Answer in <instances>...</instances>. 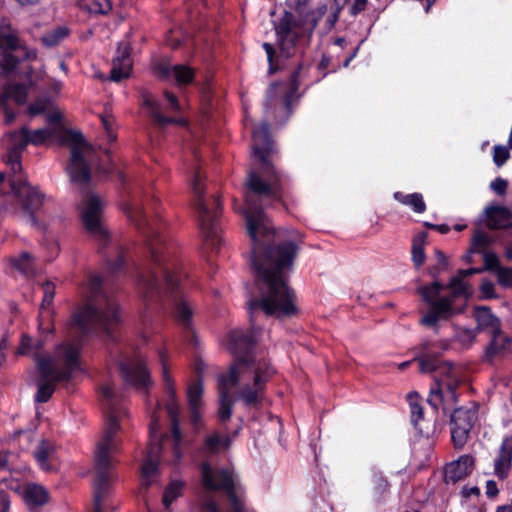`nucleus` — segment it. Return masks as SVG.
Masks as SVG:
<instances>
[{
	"instance_id": "53",
	"label": "nucleus",
	"mask_w": 512,
	"mask_h": 512,
	"mask_svg": "<svg viewBox=\"0 0 512 512\" xmlns=\"http://www.w3.org/2000/svg\"><path fill=\"white\" fill-rule=\"evenodd\" d=\"M165 97L170 105V108L173 110V111H178L179 110V103H178V100L176 98V96L168 91H165Z\"/></svg>"
},
{
	"instance_id": "18",
	"label": "nucleus",
	"mask_w": 512,
	"mask_h": 512,
	"mask_svg": "<svg viewBox=\"0 0 512 512\" xmlns=\"http://www.w3.org/2000/svg\"><path fill=\"white\" fill-rule=\"evenodd\" d=\"M119 369L124 381L137 390L146 391L152 384L146 362L140 355L121 362Z\"/></svg>"
},
{
	"instance_id": "8",
	"label": "nucleus",
	"mask_w": 512,
	"mask_h": 512,
	"mask_svg": "<svg viewBox=\"0 0 512 512\" xmlns=\"http://www.w3.org/2000/svg\"><path fill=\"white\" fill-rule=\"evenodd\" d=\"M119 321L117 303L102 291L100 277L91 276L85 301L72 317L71 329L84 335L99 330L109 334Z\"/></svg>"
},
{
	"instance_id": "34",
	"label": "nucleus",
	"mask_w": 512,
	"mask_h": 512,
	"mask_svg": "<svg viewBox=\"0 0 512 512\" xmlns=\"http://www.w3.org/2000/svg\"><path fill=\"white\" fill-rule=\"evenodd\" d=\"M27 97V87L24 84H11L7 85L3 94H0V106L4 105L9 99L14 100L16 103H24Z\"/></svg>"
},
{
	"instance_id": "25",
	"label": "nucleus",
	"mask_w": 512,
	"mask_h": 512,
	"mask_svg": "<svg viewBox=\"0 0 512 512\" xmlns=\"http://www.w3.org/2000/svg\"><path fill=\"white\" fill-rule=\"evenodd\" d=\"M22 497L30 510L45 505L49 500L47 490L36 483H28L23 487Z\"/></svg>"
},
{
	"instance_id": "29",
	"label": "nucleus",
	"mask_w": 512,
	"mask_h": 512,
	"mask_svg": "<svg viewBox=\"0 0 512 512\" xmlns=\"http://www.w3.org/2000/svg\"><path fill=\"white\" fill-rule=\"evenodd\" d=\"M409 406L411 412V422L420 434H428L427 421L423 418V406L419 401L417 394L409 395Z\"/></svg>"
},
{
	"instance_id": "31",
	"label": "nucleus",
	"mask_w": 512,
	"mask_h": 512,
	"mask_svg": "<svg viewBox=\"0 0 512 512\" xmlns=\"http://www.w3.org/2000/svg\"><path fill=\"white\" fill-rule=\"evenodd\" d=\"M143 105L147 108L149 115L157 125L163 127L175 122L174 118L166 117L161 113L159 103L155 101L151 95H143Z\"/></svg>"
},
{
	"instance_id": "46",
	"label": "nucleus",
	"mask_w": 512,
	"mask_h": 512,
	"mask_svg": "<svg viewBox=\"0 0 512 512\" xmlns=\"http://www.w3.org/2000/svg\"><path fill=\"white\" fill-rule=\"evenodd\" d=\"M496 274L500 285L503 287L512 286V268L500 267L497 269Z\"/></svg>"
},
{
	"instance_id": "14",
	"label": "nucleus",
	"mask_w": 512,
	"mask_h": 512,
	"mask_svg": "<svg viewBox=\"0 0 512 512\" xmlns=\"http://www.w3.org/2000/svg\"><path fill=\"white\" fill-rule=\"evenodd\" d=\"M66 141L70 146V160L66 167L70 181L80 186H87L91 179V165L95 161V151L78 132L68 131Z\"/></svg>"
},
{
	"instance_id": "49",
	"label": "nucleus",
	"mask_w": 512,
	"mask_h": 512,
	"mask_svg": "<svg viewBox=\"0 0 512 512\" xmlns=\"http://www.w3.org/2000/svg\"><path fill=\"white\" fill-rule=\"evenodd\" d=\"M49 106V102L47 100H37L32 103L29 107V111L32 115H38L44 113Z\"/></svg>"
},
{
	"instance_id": "61",
	"label": "nucleus",
	"mask_w": 512,
	"mask_h": 512,
	"mask_svg": "<svg viewBox=\"0 0 512 512\" xmlns=\"http://www.w3.org/2000/svg\"><path fill=\"white\" fill-rule=\"evenodd\" d=\"M495 512H512V506L509 504L500 505L496 508Z\"/></svg>"
},
{
	"instance_id": "45",
	"label": "nucleus",
	"mask_w": 512,
	"mask_h": 512,
	"mask_svg": "<svg viewBox=\"0 0 512 512\" xmlns=\"http://www.w3.org/2000/svg\"><path fill=\"white\" fill-rule=\"evenodd\" d=\"M42 288L44 295L41 307L43 308L45 306H49L52 303L55 295V285L50 281H46L42 284Z\"/></svg>"
},
{
	"instance_id": "42",
	"label": "nucleus",
	"mask_w": 512,
	"mask_h": 512,
	"mask_svg": "<svg viewBox=\"0 0 512 512\" xmlns=\"http://www.w3.org/2000/svg\"><path fill=\"white\" fill-rule=\"evenodd\" d=\"M90 13L105 15L112 9L110 0H88L86 3Z\"/></svg>"
},
{
	"instance_id": "22",
	"label": "nucleus",
	"mask_w": 512,
	"mask_h": 512,
	"mask_svg": "<svg viewBox=\"0 0 512 512\" xmlns=\"http://www.w3.org/2000/svg\"><path fill=\"white\" fill-rule=\"evenodd\" d=\"M157 72L163 77L172 76L178 86L191 84L195 76V70L186 64L159 63Z\"/></svg>"
},
{
	"instance_id": "58",
	"label": "nucleus",
	"mask_w": 512,
	"mask_h": 512,
	"mask_svg": "<svg viewBox=\"0 0 512 512\" xmlns=\"http://www.w3.org/2000/svg\"><path fill=\"white\" fill-rule=\"evenodd\" d=\"M435 256H436V259H437L439 264H441L443 266L447 265V257L445 256V254L442 251L436 250L435 251Z\"/></svg>"
},
{
	"instance_id": "36",
	"label": "nucleus",
	"mask_w": 512,
	"mask_h": 512,
	"mask_svg": "<svg viewBox=\"0 0 512 512\" xmlns=\"http://www.w3.org/2000/svg\"><path fill=\"white\" fill-rule=\"evenodd\" d=\"M394 199L403 205L410 206L416 213H423L426 209L423 196L420 193L404 195L401 192L394 193Z\"/></svg>"
},
{
	"instance_id": "55",
	"label": "nucleus",
	"mask_w": 512,
	"mask_h": 512,
	"mask_svg": "<svg viewBox=\"0 0 512 512\" xmlns=\"http://www.w3.org/2000/svg\"><path fill=\"white\" fill-rule=\"evenodd\" d=\"M191 414V421L196 426L201 420L200 408H189Z\"/></svg>"
},
{
	"instance_id": "40",
	"label": "nucleus",
	"mask_w": 512,
	"mask_h": 512,
	"mask_svg": "<svg viewBox=\"0 0 512 512\" xmlns=\"http://www.w3.org/2000/svg\"><path fill=\"white\" fill-rule=\"evenodd\" d=\"M183 487V483L180 481H173L170 483V485L165 489L164 495H163V504L166 508H168L171 503L179 497L181 494V490Z\"/></svg>"
},
{
	"instance_id": "63",
	"label": "nucleus",
	"mask_w": 512,
	"mask_h": 512,
	"mask_svg": "<svg viewBox=\"0 0 512 512\" xmlns=\"http://www.w3.org/2000/svg\"><path fill=\"white\" fill-rule=\"evenodd\" d=\"M16 2H18L20 5L24 6V5H32V4H35L37 3L39 0H15Z\"/></svg>"
},
{
	"instance_id": "17",
	"label": "nucleus",
	"mask_w": 512,
	"mask_h": 512,
	"mask_svg": "<svg viewBox=\"0 0 512 512\" xmlns=\"http://www.w3.org/2000/svg\"><path fill=\"white\" fill-rule=\"evenodd\" d=\"M159 357L162 366V380L164 382L165 390L168 396L166 410L171 420V434L175 441L174 453L177 459H179L180 452L178 445L181 441V432L178 422L179 405L176 400V391L174 388L173 379L168 370L167 356L164 352H161Z\"/></svg>"
},
{
	"instance_id": "26",
	"label": "nucleus",
	"mask_w": 512,
	"mask_h": 512,
	"mask_svg": "<svg viewBox=\"0 0 512 512\" xmlns=\"http://www.w3.org/2000/svg\"><path fill=\"white\" fill-rule=\"evenodd\" d=\"M485 349V358L491 361L496 356L505 355L510 351L512 339L499 330L493 333Z\"/></svg>"
},
{
	"instance_id": "54",
	"label": "nucleus",
	"mask_w": 512,
	"mask_h": 512,
	"mask_svg": "<svg viewBox=\"0 0 512 512\" xmlns=\"http://www.w3.org/2000/svg\"><path fill=\"white\" fill-rule=\"evenodd\" d=\"M101 120H102V124L107 132L109 140H113L115 138V135L113 134L111 120H109L106 117H102Z\"/></svg>"
},
{
	"instance_id": "13",
	"label": "nucleus",
	"mask_w": 512,
	"mask_h": 512,
	"mask_svg": "<svg viewBox=\"0 0 512 512\" xmlns=\"http://www.w3.org/2000/svg\"><path fill=\"white\" fill-rule=\"evenodd\" d=\"M192 190L197 198L196 208L199 215L200 228L203 233L205 245L212 251H217L222 243L220 236L219 214L221 204L218 199H213L208 204L203 198V174L200 167L193 168Z\"/></svg>"
},
{
	"instance_id": "27",
	"label": "nucleus",
	"mask_w": 512,
	"mask_h": 512,
	"mask_svg": "<svg viewBox=\"0 0 512 512\" xmlns=\"http://www.w3.org/2000/svg\"><path fill=\"white\" fill-rule=\"evenodd\" d=\"M60 116L57 113L50 114L48 116V121L51 124H54V127H45L36 129L34 131L28 130V141L30 144L38 146L43 144L46 140L50 139L54 135L58 133L61 129L59 125Z\"/></svg>"
},
{
	"instance_id": "7",
	"label": "nucleus",
	"mask_w": 512,
	"mask_h": 512,
	"mask_svg": "<svg viewBox=\"0 0 512 512\" xmlns=\"http://www.w3.org/2000/svg\"><path fill=\"white\" fill-rule=\"evenodd\" d=\"M483 270L482 268L460 269L446 286L433 282L428 286L420 287L419 293L422 299L429 304V310L421 317L420 324L437 330L439 321L449 320L462 313L469 295L464 277L481 273Z\"/></svg>"
},
{
	"instance_id": "2",
	"label": "nucleus",
	"mask_w": 512,
	"mask_h": 512,
	"mask_svg": "<svg viewBox=\"0 0 512 512\" xmlns=\"http://www.w3.org/2000/svg\"><path fill=\"white\" fill-rule=\"evenodd\" d=\"M255 288L256 292L250 295L247 302L251 332L246 333L240 329H235L230 331L226 337L225 346L235 356V361L227 373L218 377V415L221 421H227L231 417L234 399L230 393L233 387L239 386L237 397L245 406L258 408L264 397L266 383L274 374V370L269 363L265 359L258 358L253 352V347L261 332L260 327L256 326L258 312L261 311L278 319L292 317L298 312L296 296L292 289L291 296L294 310L289 314L279 315L274 312H267L258 303V299L261 297L258 275H255Z\"/></svg>"
},
{
	"instance_id": "64",
	"label": "nucleus",
	"mask_w": 512,
	"mask_h": 512,
	"mask_svg": "<svg viewBox=\"0 0 512 512\" xmlns=\"http://www.w3.org/2000/svg\"><path fill=\"white\" fill-rule=\"evenodd\" d=\"M506 257L512 261V242H510L506 247Z\"/></svg>"
},
{
	"instance_id": "38",
	"label": "nucleus",
	"mask_w": 512,
	"mask_h": 512,
	"mask_svg": "<svg viewBox=\"0 0 512 512\" xmlns=\"http://www.w3.org/2000/svg\"><path fill=\"white\" fill-rule=\"evenodd\" d=\"M230 440L225 437H221L218 434H212L205 439L204 449L208 453H217L222 449L229 447Z\"/></svg>"
},
{
	"instance_id": "3",
	"label": "nucleus",
	"mask_w": 512,
	"mask_h": 512,
	"mask_svg": "<svg viewBox=\"0 0 512 512\" xmlns=\"http://www.w3.org/2000/svg\"><path fill=\"white\" fill-rule=\"evenodd\" d=\"M128 217L143 230L149 250V263L139 272L138 290L145 301L165 296L174 301V318L183 327L190 326L193 315L189 302L181 294L182 273L174 256V248L161 235L154 221H149L137 205H127Z\"/></svg>"
},
{
	"instance_id": "62",
	"label": "nucleus",
	"mask_w": 512,
	"mask_h": 512,
	"mask_svg": "<svg viewBox=\"0 0 512 512\" xmlns=\"http://www.w3.org/2000/svg\"><path fill=\"white\" fill-rule=\"evenodd\" d=\"M8 464V456L6 454H0V468H5Z\"/></svg>"
},
{
	"instance_id": "52",
	"label": "nucleus",
	"mask_w": 512,
	"mask_h": 512,
	"mask_svg": "<svg viewBox=\"0 0 512 512\" xmlns=\"http://www.w3.org/2000/svg\"><path fill=\"white\" fill-rule=\"evenodd\" d=\"M367 4V0H354L352 6L350 7L351 15L355 16L362 11L365 10Z\"/></svg>"
},
{
	"instance_id": "59",
	"label": "nucleus",
	"mask_w": 512,
	"mask_h": 512,
	"mask_svg": "<svg viewBox=\"0 0 512 512\" xmlns=\"http://www.w3.org/2000/svg\"><path fill=\"white\" fill-rule=\"evenodd\" d=\"M123 263H124L123 256L120 255L118 257V259L113 264L110 265V270L112 272H116L117 270H119L122 267Z\"/></svg>"
},
{
	"instance_id": "5",
	"label": "nucleus",
	"mask_w": 512,
	"mask_h": 512,
	"mask_svg": "<svg viewBox=\"0 0 512 512\" xmlns=\"http://www.w3.org/2000/svg\"><path fill=\"white\" fill-rule=\"evenodd\" d=\"M309 0H295L297 15L285 12L275 23L274 28L277 36L279 53L274 46L268 42L263 43L269 63V73L276 72L281 67V60L295 56L299 51L309 45L314 29L318 24L319 17L325 14L326 8L318 9V16L315 12L305 13V7Z\"/></svg>"
},
{
	"instance_id": "51",
	"label": "nucleus",
	"mask_w": 512,
	"mask_h": 512,
	"mask_svg": "<svg viewBox=\"0 0 512 512\" xmlns=\"http://www.w3.org/2000/svg\"><path fill=\"white\" fill-rule=\"evenodd\" d=\"M485 494L488 498L493 499L498 496L499 490L494 480H487L485 484Z\"/></svg>"
},
{
	"instance_id": "32",
	"label": "nucleus",
	"mask_w": 512,
	"mask_h": 512,
	"mask_svg": "<svg viewBox=\"0 0 512 512\" xmlns=\"http://www.w3.org/2000/svg\"><path fill=\"white\" fill-rule=\"evenodd\" d=\"M55 453L53 445L47 440H41L34 451V457L43 470L49 471L51 466L49 461Z\"/></svg>"
},
{
	"instance_id": "19",
	"label": "nucleus",
	"mask_w": 512,
	"mask_h": 512,
	"mask_svg": "<svg viewBox=\"0 0 512 512\" xmlns=\"http://www.w3.org/2000/svg\"><path fill=\"white\" fill-rule=\"evenodd\" d=\"M291 95L285 83H274L267 90L265 110L267 113L280 115L281 119H287L290 115Z\"/></svg>"
},
{
	"instance_id": "28",
	"label": "nucleus",
	"mask_w": 512,
	"mask_h": 512,
	"mask_svg": "<svg viewBox=\"0 0 512 512\" xmlns=\"http://www.w3.org/2000/svg\"><path fill=\"white\" fill-rule=\"evenodd\" d=\"M477 406L460 407L451 414V425L472 429L477 420Z\"/></svg>"
},
{
	"instance_id": "30",
	"label": "nucleus",
	"mask_w": 512,
	"mask_h": 512,
	"mask_svg": "<svg viewBox=\"0 0 512 512\" xmlns=\"http://www.w3.org/2000/svg\"><path fill=\"white\" fill-rule=\"evenodd\" d=\"M203 369V363L196 364V370L198 374V379L196 382L191 383L187 389V398L189 408H201L202 405V394H203V385L200 379V374Z\"/></svg>"
},
{
	"instance_id": "39",
	"label": "nucleus",
	"mask_w": 512,
	"mask_h": 512,
	"mask_svg": "<svg viewBox=\"0 0 512 512\" xmlns=\"http://www.w3.org/2000/svg\"><path fill=\"white\" fill-rule=\"evenodd\" d=\"M68 34V30L64 27H57L51 31H48L45 33L41 41L43 45L47 47H53L60 43L61 40H63Z\"/></svg>"
},
{
	"instance_id": "47",
	"label": "nucleus",
	"mask_w": 512,
	"mask_h": 512,
	"mask_svg": "<svg viewBox=\"0 0 512 512\" xmlns=\"http://www.w3.org/2000/svg\"><path fill=\"white\" fill-rule=\"evenodd\" d=\"M484 264H485V267L483 268L484 270H494L495 272H497V269L500 268L499 260L496 256V254L491 253V252H486L484 254Z\"/></svg>"
},
{
	"instance_id": "43",
	"label": "nucleus",
	"mask_w": 512,
	"mask_h": 512,
	"mask_svg": "<svg viewBox=\"0 0 512 512\" xmlns=\"http://www.w3.org/2000/svg\"><path fill=\"white\" fill-rule=\"evenodd\" d=\"M476 335V329L460 328L457 330L455 337L463 347L468 348L474 343Z\"/></svg>"
},
{
	"instance_id": "50",
	"label": "nucleus",
	"mask_w": 512,
	"mask_h": 512,
	"mask_svg": "<svg viewBox=\"0 0 512 512\" xmlns=\"http://www.w3.org/2000/svg\"><path fill=\"white\" fill-rule=\"evenodd\" d=\"M488 243V237L487 235L482 231L475 232L473 239H472V245L475 248H483Z\"/></svg>"
},
{
	"instance_id": "37",
	"label": "nucleus",
	"mask_w": 512,
	"mask_h": 512,
	"mask_svg": "<svg viewBox=\"0 0 512 512\" xmlns=\"http://www.w3.org/2000/svg\"><path fill=\"white\" fill-rule=\"evenodd\" d=\"M425 238H426V234L422 233V234L414 237V239H413L412 261L417 268L422 266L425 261V252H424Z\"/></svg>"
},
{
	"instance_id": "35",
	"label": "nucleus",
	"mask_w": 512,
	"mask_h": 512,
	"mask_svg": "<svg viewBox=\"0 0 512 512\" xmlns=\"http://www.w3.org/2000/svg\"><path fill=\"white\" fill-rule=\"evenodd\" d=\"M11 263L20 273L25 276H32L35 273L34 257L26 251L11 258Z\"/></svg>"
},
{
	"instance_id": "23",
	"label": "nucleus",
	"mask_w": 512,
	"mask_h": 512,
	"mask_svg": "<svg viewBox=\"0 0 512 512\" xmlns=\"http://www.w3.org/2000/svg\"><path fill=\"white\" fill-rule=\"evenodd\" d=\"M132 63L130 59V48L126 42H120L116 56L112 61L111 79L120 81L129 76Z\"/></svg>"
},
{
	"instance_id": "15",
	"label": "nucleus",
	"mask_w": 512,
	"mask_h": 512,
	"mask_svg": "<svg viewBox=\"0 0 512 512\" xmlns=\"http://www.w3.org/2000/svg\"><path fill=\"white\" fill-rule=\"evenodd\" d=\"M103 203L94 195H87L80 208L82 223L86 231L99 242L108 239V232L102 220Z\"/></svg>"
},
{
	"instance_id": "41",
	"label": "nucleus",
	"mask_w": 512,
	"mask_h": 512,
	"mask_svg": "<svg viewBox=\"0 0 512 512\" xmlns=\"http://www.w3.org/2000/svg\"><path fill=\"white\" fill-rule=\"evenodd\" d=\"M470 429L451 425V438L456 449H461L466 444Z\"/></svg>"
},
{
	"instance_id": "16",
	"label": "nucleus",
	"mask_w": 512,
	"mask_h": 512,
	"mask_svg": "<svg viewBox=\"0 0 512 512\" xmlns=\"http://www.w3.org/2000/svg\"><path fill=\"white\" fill-rule=\"evenodd\" d=\"M159 417L154 413L149 425L150 445L141 470V487L147 489L153 483V477L158 469V457L161 451Z\"/></svg>"
},
{
	"instance_id": "11",
	"label": "nucleus",
	"mask_w": 512,
	"mask_h": 512,
	"mask_svg": "<svg viewBox=\"0 0 512 512\" xmlns=\"http://www.w3.org/2000/svg\"><path fill=\"white\" fill-rule=\"evenodd\" d=\"M202 482L207 490L225 492L230 503L229 511H222L217 502L210 496L202 502L204 512H249L244 505V489L238 475L231 468L214 470L208 463L201 466Z\"/></svg>"
},
{
	"instance_id": "4",
	"label": "nucleus",
	"mask_w": 512,
	"mask_h": 512,
	"mask_svg": "<svg viewBox=\"0 0 512 512\" xmlns=\"http://www.w3.org/2000/svg\"><path fill=\"white\" fill-rule=\"evenodd\" d=\"M101 393L105 427L95 450L94 512H102L101 500L111 480L112 455L121 444L118 432L123 429L124 422L128 418V411L121 404V397L113 385L103 386Z\"/></svg>"
},
{
	"instance_id": "6",
	"label": "nucleus",
	"mask_w": 512,
	"mask_h": 512,
	"mask_svg": "<svg viewBox=\"0 0 512 512\" xmlns=\"http://www.w3.org/2000/svg\"><path fill=\"white\" fill-rule=\"evenodd\" d=\"M42 345V342L38 341L36 347H34L32 339L23 335L18 353L27 355L30 351L36 349L34 357L39 379L35 400L45 403L53 395L58 382L69 381L73 374L81 368L79 347L77 345L70 343L59 345L52 356H43L38 353Z\"/></svg>"
},
{
	"instance_id": "44",
	"label": "nucleus",
	"mask_w": 512,
	"mask_h": 512,
	"mask_svg": "<svg viewBox=\"0 0 512 512\" xmlns=\"http://www.w3.org/2000/svg\"><path fill=\"white\" fill-rule=\"evenodd\" d=\"M493 150V161L498 167H501L510 157L509 149L506 146L496 145Z\"/></svg>"
},
{
	"instance_id": "20",
	"label": "nucleus",
	"mask_w": 512,
	"mask_h": 512,
	"mask_svg": "<svg viewBox=\"0 0 512 512\" xmlns=\"http://www.w3.org/2000/svg\"><path fill=\"white\" fill-rule=\"evenodd\" d=\"M475 466L472 455H462L457 460L448 463L444 470V480L447 484H456L468 477Z\"/></svg>"
},
{
	"instance_id": "9",
	"label": "nucleus",
	"mask_w": 512,
	"mask_h": 512,
	"mask_svg": "<svg viewBox=\"0 0 512 512\" xmlns=\"http://www.w3.org/2000/svg\"><path fill=\"white\" fill-rule=\"evenodd\" d=\"M431 343L423 341L415 348L419 369L422 373H435L427 398L428 404L438 413L442 409L447 415L457 402L456 390L460 383L459 369L451 363L441 362L436 354L429 352Z\"/></svg>"
},
{
	"instance_id": "33",
	"label": "nucleus",
	"mask_w": 512,
	"mask_h": 512,
	"mask_svg": "<svg viewBox=\"0 0 512 512\" xmlns=\"http://www.w3.org/2000/svg\"><path fill=\"white\" fill-rule=\"evenodd\" d=\"M370 482L375 500H380L389 490L390 484L387 478L375 468L371 469Z\"/></svg>"
},
{
	"instance_id": "56",
	"label": "nucleus",
	"mask_w": 512,
	"mask_h": 512,
	"mask_svg": "<svg viewBox=\"0 0 512 512\" xmlns=\"http://www.w3.org/2000/svg\"><path fill=\"white\" fill-rule=\"evenodd\" d=\"M9 499L5 494H0V512H6L9 508Z\"/></svg>"
},
{
	"instance_id": "48",
	"label": "nucleus",
	"mask_w": 512,
	"mask_h": 512,
	"mask_svg": "<svg viewBox=\"0 0 512 512\" xmlns=\"http://www.w3.org/2000/svg\"><path fill=\"white\" fill-rule=\"evenodd\" d=\"M508 187V182L503 178H496L490 183V188L498 195L505 194Z\"/></svg>"
},
{
	"instance_id": "24",
	"label": "nucleus",
	"mask_w": 512,
	"mask_h": 512,
	"mask_svg": "<svg viewBox=\"0 0 512 512\" xmlns=\"http://www.w3.org/2000/svg\"><path fill=\"white\" fill-rule=\"evenodd\" d=\"M474 317L477 322V331H484L492 335L501 330L500 319L495 316L488 307H477L474 312Z\"/></svg>"
},
{
	"instance_id": "1",
	"label": "nucleus",
	"mask_w": 512,
	"mask_h": 512,
	"mask_svg": "<svg viewBox=\"0 0 512 512\" xmlns=\"http://www.w3.org/2000/svg\"><path fill=\"white\" fill-rule=\"evenodd\" d=\"M253 153L260 161V173L250 171L246 186L243 214L251 239L250 261L258 275L261 293L258 303L267 312L279 315L294 310L288 276L293 269L298 254V246L293 241H283L279 231H275L268 217L258 207L256 197L279 199L281 197L280 178L268 160L272 152V141L266 122L253 128Z\"/></svg>"
},
{
	"instance_id": "12",
	"label": "nucleus",
	"mask_w": 512,
	"mask_h": 512,
	"mask_svg": "<svg viewBox=\"0 0 512 512\" xmlns=\"http://www.w3.org/2000/svg\"><path fill=\"white\" fill-rule=\"evenodd\" d=\"M38 51L29 46L10 21L0 17V70L5 75L18 74L21 63H31Z\"/></svg>"
},
{
	"instance_id": "21",
	"label": "nucleus",
	"mask_w": 512,
	"mask_h": 512,
	"mask_svg": "<svg viewBox=\"0 0 512 512\" xmlns=\"http://www.w3.org/2000/svg\"><path fill=\"white\" fill-rule=\"evenodd\" d=\"M493 475L499 480L509 477L512 467V437L503 439L493 462Z\"/></svg>"
},
{
	"instance_id": "10",
	"label": "nucleus",
	"mask_w": 512,
	"mask_h": 512,
	"mask_svg": "<svg viewBox=\"0 0 512 512\" xmlns=\"http://www.w3.org/2000/svg\"><path fill=\"white\" fill-rule=\"evenodd\" d=\"M28 139L27 127H22L20 130L6 135V163L12 172V175L9 176L11 190L20 200L27 219L35 224L34 212L42 205L43 195L35 187H32L21 174L20 156L26 146L30 144Z\"/></svg>"
},
{
	"instance_id": "60",
	"label": "nucleus",
	"mask_w": 512,
	"mask_h": 512,
	"mask_svg": "<svg viewBox=\"0 0 512 512\" xmlns=\"http://www.w3.org/2000/svg\"><path fill=\"white\" fill-rule=\"evenodd\" d=\"M431 228L438 230L441 234H446L450 231V227L446 224L431 225Z\"/></svg>"
},
{
	"instance_id": "57",
	"label": "nucleus",
	"mask_w": 512,
	"mask_h": 512,
	"mask_svg": "<svg viewBox=\"0 0 512 512\" xmlns=\"http://www.w3.org/2000/svg\"><path fill=\"white\" fill-rule=\"evenodd\" d=\"M494 287H493V284L489 281H484L482 282L481 284V291L485 294V295H490V293L493 291Z\"/></svg>"
}]
</instances>
